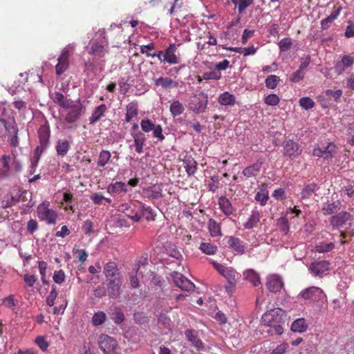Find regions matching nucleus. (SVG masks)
I'll return each instance as SVG.
<instances>
[{"label": "nucleus", "mask_w": 354, "mask_h": 354, "mask_svg": "<svg viewBox=\"0 0 354 354\" xmlns=\"http://www.w3.org/2000/svg\"><path fill=\"white\" fill-rule=\"evenodd\" d=\"M28 194L26 190H18L15 192H9L1 196V207L8 209L17 204L21 201H24L26 195Z\"/></svg>", "instance_id": "nucleus-1"}, {"label": "nucleus", "mask_w": 354, "mask_h": 354, "mask_svg": "<svg viewBox=\"0 0 354 354\" xmlns=\"http://www.w3.org/2000/svg\"><path fill=\"white\" fill-rule=\"evenodd\" d=\"M109 43L105 39L93 40L89 43L87 47V52L94 58L102 59L109 53Z\"/></svg>", "instance_id": "nucleus-2"}, {"label": "nucleus", "mask_w": 354, "mask_h": 354, "mask_svg": "<svg viewBox=\"0 0 354 354\" xmlns=\"http://www.w3.org/2000/svg\"><path fill=\"white\" fill-rule=\"evenodd\" d=\"M177 46L176 44H170L165 50H159L157 57L160 63L169 64H177L180 58L176 55Z\"/></svg>", "instance_id": "nucleus-3"}, {"label": "nucleus", "mask_w": 354, "mask_h": 354, "mask_svg": "<svg viewBox=\"0 0 354 354\" xmlns=\"http://www.w3.org/2000/svg\"><path fill=\"white\" fill-rule=\"evenodd\" d=\"M223 277H224L227 283L225 284V292L231 296L236 288L237 281L241 275L232 268H224L223 266Z\"/></svg>", "instance_id": "nucleus-4"}, {"label": "nucleus", "mask_w": 354, "mask_h": 354, "mask_svg": "<svg viewBox=\"0 0 354 354\" xmlns=\"http://www.w3.org/2000/svg\"><path fill=\"white\" fill-rule=\"evenodd\" d=\"M64 109L68 110L65 115V121L67 123H73L80 118L82 112L83 105L81 103L80 99H77L75 101L71 100Z\"/></svg>", "instance_id": "nucleus-5"}, {"label": "nucleus", "mask_w": 354, "mask_h": 354, "mask_svg": "<svg viewBox=\"0 0 354 354\" xmlns=\"http://www.w3.org/2000/svg\"><path fill=\"white\" fill-rule=\"evenodd\" d=\"M48 202H43L37 209V216L41 221H45L48 224H55L57 218L56 211L49 207Z\"/></svg>", "instance_id": "nucleus-6"}, {"label": "nucleus", "mask_w": 354, "mask_h": 354, "mask_svg": "<svg viewBox=\"0 0 354 354\" xmlns=\"http://www.w3.org/2000/svg\"><path fill=\"white\" fill-rule=\"evenodd\" d=\"M74 50V46L73 44L68 45L62 50L60 56L58 58V63L55 66L56 74L60 75L63 74L69 66V57L70 51Z\"/></svg>", "instance_id": "nucleus-7"}, {"label": "nucleus", "mask_w": 354, "mask_h": 354, "mask_svg": "<svg viewBox=\"0 0 354 354\" xmlns=\"http://www.w3.org/2000/svg\"><path fill=\"white\" fill-rule=\"evenodd\" d=\"M10 133H18V128L14 117H8L0 118V137L3 138L6 135Z\"/></svg>", "instance_id": "nucleus-8"}, {"label": "nucleus", "mask_w": 354, "mask_h": 354, "mask_svg": "<svg viewBox=\"0 0 354 354\" xmlns=\"http://www.w3.org/2000/svg\"><path fill=\"white\" fill-rule=\"evenodd\" d=\"M284 312L281 308H275L268 311L262 316V322L266 326L276 324L283 322Z\"/></svg>", "instance_id": "nucleus-9"}, {"label": "nucleus", "mask_w": 354, "mask_h": 354, "mask_svg": "<svg viewBox=\"0 0 354 354\" xmlns=\"http://www.w3.org/2000/svg\"><path fill=\"white\" fill-rule=\"evenodd\" d=\"M98 344L104 354H111L115 352L118 346L116 339L105 334H102L99 337Z\"/></svg>", "instance_id": "nucleus-10"}, {"label": "nucleus", "mask_w": 354, "mask_h": 354, "mask_svg": "<svg viewBox=\"0 0 354 354\" xmlns=\"http://www.w3.org/2000/svg\"><path fill=\"white\" fill-rule=\"evenodd\" d=\"M336 152V147L333 142H328L326 145H318L315 148L313 155L317 157H322L324 160H330Z\"/></svg>", "instance_id": "nucleus-11"}, {"label": "nucleus", "mask_w": 354, "mask_h": 354, "mask_svg": "<svg viewBox=\"0 0 354 354\" xmlns=\"http://www.w3.org/2000/svg\"><path fill=\"white\" fill-rule=\"evenodd\" d=\"M302 151V149L299 143L291 140L286 141L283 144V154L291 159L298 157Z\"/></svg>", "instance_id": "nucleus-12"}, {"label": "nucleus", "mask_w": 354, "mask_h": 354, "mask_svg": "<svg viewBox=\"0 0 354 354\" xmlns=\"http://www.w3.org/2000/svg\"><path fill=\"white\" fill-rule=\"evenodd\" d=\"M172 277L175 285L183 290L189 292L194 290V283L182 274L175 272L172 274Z\"/></svg>", "instance_id": "nucleus-13"}, {"label": "nucleus", "mask_w": 354, "mask_h": 354, "mask_svg": "<svg viewBox=\"0 0 354 354\" xmlns=\"http://www.w3.org/2000/svg\"><path fill=\"white\" fill-rule=\"evenodd\" d=\"M106 292L110 298L117 299L121 294L122 279H110L106 281Z\"/></svg>", "instance_id": "nucleus-14"}, {"label": "nucleus", "mask_w": 354, "mask_h": 354, "mask_svg": "<svg viewBox=\"0 0 354 354\" xmlns=\"http://www.w3.org/2000/svg\"><path fill=\"white\" fill-rule=\"evenodd\" d=\"M103 273L106 281H110V279H122L118 265L114 261H109L104 265Z\"/></svg>", "instance_id": "nucleus-15"}, {"label": "nucleus", "mask_w": 354, "mask_h": 354, "mask_svg": "<svg viewBox=\"0 0 354 354\" xmlns=\"http://www.w3.org/2000/svg\"><path fill=\"white\" fill-rule=\"evenodd\" d=\"M11 156L4 154L0 158V179H5L12 174V169L10 165Z\"/></svg>", "instance_id": "nucleus-16"}, {"label": "nucleus", "mask_w": 354, "mask_h": 354, "mask_svg": "<svg viewBox=\"0 0 354 354\" xmlns=\"http://www.w3.org/2000/svg\"><path fill=\"white\" fill-rule=\"evenodd\" d=\"M266 286L270 292L277 293L283 287V282L279 275L272 274L267 278Z\"/></svg>", "instance_id": "nucleus-17"}, {"label": "nucleus", "mask_w": 354, "mask_h": 354, "mask_svg": "<svg viewBox=\"0 0 354 354\" xmlns=\"http://www.w3.org/2000/svg\"><path fill=\"white\" fill-rule=\"evenodd\" d=\"M323 295V291L321 288L315 286H312L303 290L299 295L304 299H319Z\"/></svg>", "instance_id": "nucleus-18"}, {"label": "nucleus", "mask_w": 354, "mask_h": 354, "mask_svg": "<svg viewBox=\"0 0 354 354\" xmlns=\"http://www.w3.org/2000/svg\"><path fill=\"white\" fill-rule=\"evenodd\" d=\"M329 265L327 261H315L311 263L310 270L315 276H322L329 270Z\"/></svg>", "instance_id": "nucleus-19"}, {"label": "nucleus", "mask_w": 354, "mask_h": 354, "mask_svg": "<svg viewBox=\"0 0 354 354\" xmlns=\"http://www.w3.org/2000/svg\"><path fill=\"white\" fill-rule=\"evenodd\" d=\"M131 136L133 138V146L138 153H142L144 150L145 142L147 140L145 134L142 131L138 133H132Z\"/></svg>", "instance_id": "nucleus-20"}, {"label": "nucleus", "mask_w": 354, "mask_h": 354, "mask_svg": "<svg viewBox=\"0 0 354 354\" xmlns=\"http://www.w3.org/2000/svg\"><path fill=\"white\" fill-rule=\"evenodd\" d=\"M263 163V160L259 158L255 163L245 167L243 170L242 174L247 178L256 176L259 173Z\"/></svg>", "instance_id": "nucleus-21"}, {"label": "nucleus", "mask_w": 354, "mask_h": 354, "mask_svg": "<svg viewBox=\"0 0 354 354\" xmlns=\"http://www.w3.org/2000/svg\"><path fill=\"white\" fill-rule=\"evenodd\" d=\"M38 136L39 139V143H43V145L49 144L50 130L48 122H46L44 124L40 126L38 130Z\"/></svg>", "instance_id": "nucleus-22"}, {"label": "nucleus", "mask_w": 354, "mask_h": 354, "mask_svg": "<svg viewBox=\"0 0 354 354\" xmlns=\"http://www.w3.org/2000/svg\"><path fill=\"white\" fill-rule=\"evenodd\" d=\"M354 63V58L350 55H345L342 57L340 62H337L335 66V71L338 74H341L345 68L351 66Z\"/></svg>", "instance_id": "nucleus-23"}, {"label": "nucleus", "mask_w": 354, "mask_h": 354, "mask_svg": "<svg viewBox=\"0 0 354 354\" xmlns=\"http://www.w3.org/2000/svg\"><path fill=\"white\" fill-rule=\"evenodd\" d=\"M71 149L70 142L67 139H59L57 141L55 149L57 154L62 157L65 156Z\"/></svg>", "instance_id": "nucleus-24"}, {"label": "nucleus", "mask_w": 354, "mask_h": 354, "mask_svg": "<svg viewBox=\"0 0 354 354\" xmlns=\"http://www.w3.org/2000/svg\"><path fill=\"white\" fill-rule=\"evenodd\" d=\"M106 110L107 107L104 104H102L97 106L89 118L90 124H93L99 121L104 115Z\"/></svg>", "instance_id": "nucleus-25"}, {"label": "nucleus", "mask_w": 354, "mask_h": 354, "mask_svg": "<svg viewBox=\"0 0 354 354\" xmlns=\"http://www.w3.org/2000/svg\"><path fill=\"white\" fill-rule=\"evenodd\" d=\"M125 121L130 122L131 120L138 115V105L136 102H129L126 106Z\"/></svg>", "instance_id": "nucleus-26"}, {"label": "nucleus", "mask_w": 354, "mask_h": 354, "mask_svg": "<svg viewBox=\"0 0 354 354\" xmlns=\"http://www.w3.org/2000/svg\"><path fill=\"white\" fill-rule=\"evenodd\" d=\"M183 167L189 176L194 175L197 170V162L192 156H186L183 160Z\"/></svg>", "instance_id": "nucleus-27"}, {"label": "nucleus", "mask_w": 354, "mask_h": 354, "mask_svg": "<svg viewBox=\"0 0 354 354\" xmlns=\"http://www.w3.org/2000/svg\"><path fill=\"white\" fill-rule=\"evenodd\" d=\"M318 189L319 186L315 183L305 185L301 192V199L303 201L309 199Z\"/></svg>", "instance_id": "nucleus-28"}, {"label": "nucleus", "mask_w": 354, "mask_h": 354, "mask_svg": "<svg viewBox=\"0 0 354 354\" xmlns=\"http://www.w3.org/2000/svg\"><path fill=\"white\" fill-rule=\"evenodd\" d=\"M308 328V324L304 318H299L295 319L291 324V330L295 333H302L306 332Z\"/></svg>", "instance_id": "nucleus-29"}, {"label": "nucleus", "mask_w": 354, "mask_h": 354, "mask_svg": "<svg viewBox=\"0 0 354 354\" xmlns=\"http://www.w3.org/2000/svg\"><path fill=\"white\" fill-rule=\"evenodd\" d=\"M228 247L238 253H243L245 250L244 246L242 245L241 240L234 236L227 237Z\"/></svg>", "instance_id": "nucleus-30"}, {"label": "nucleus", "mask_w": 354, "mask_h": 354, "mask_svg": "<svg viewBox=\"0 0 354 354\" xmlns=\"http://www.w3.org/2000/svg\"><path fill=\"white\" fill-rule=\"evenodd\" d=\"M50 97L53 102L62 108L66 106L67 104L71 100V99H67L62 93L57 91L50 93Z\"/></svg>", "instance_id": "nucleus-31"}, {"label": "nucleus", "mask_w": 354, "mask_h": 354, "mask_svg": "<svg viewBox=\"0 0 354 354\" xmlns=\"http://www.w3.org/2000/svg\"><path fill=\"white\" fill-rule=\"evenodd\" d=\"M260 221V214L257 209H253L251 212L250 218L247 222L243 225L245 229H252L257 226V223Z\"/></svg>", "instance_id": "nucleus-32"}, {"label": "nucleus", "mask_w": 354, "mask_h": 354, "mask_svg": "<svg viewBox=\"0 0 354 354\" xmlns=\"http://www.w3.org/2000/svg\"><path fill=\"white\" fill-rule=\"evenodd\" d=\"M156 86H161L165 89H169L171 87H176L178 83L174 82L170 77H160L154 80Z\"/></svg>", "instance_id": "nucleus-33"}, {"label": "nucleus", "mask_w": 354, "mask_h": 354, "mask_svg": "<svg viewBox=\"0 0 354 354\" xmlns=\"http://www.w3.org/2000/svg\"><path fill=\"white\" fill-rule=\"evenodd\" d=\"M107 192L111 194L120 192L127 193V185L124 183L122 182L111 183L108 186Z\"/></svg>", "instance_id": "nucleus-34"}, {"label": "nucleus", "mask_w": 354, "mask_h": 354, "mask_svg": "<svg viewBox=\"0 0 354 354\" xmlns=\"http://www.w3.org/2000/svg\"><path fill=\"white\" fill-rule=\"evenodd\" d=\"M335 248V243L333 241L326 243L320 241L315 246V251L319 253H326L333 250Z\"/></svg>", "instance_id": "nucleus-35"}, {"label": "nucleus", "mask_w": 354, "mask_h": 354, "mask_svg": "<svg viewBox=\"0 0 354 354\" xmlns=\"http://www.w3.org/2000/svg\"><path fill=\"white\" fill-rule=\"evenodd\" d=\"M185 334L187 339L191 342L193 346L197 349L200 350L203 348V342L194 335L192 330L188 329L185 330Z\"/></svg>", "instance_id": "nucleus-36"}, {"label": "nucleus", "mask_w": 354, "mask_h": 354, "mask_svg": "<svg viewBox=\"0 0 354 354\" xmlns=\"http://www.w3.org/2000/svg\"><path fill=\"white\" fill-rule=\"evenodd\" d=\"M340 208V202L335 201L331 203H324L322 207V210L325 215H330L336 213Z\"/></svg>", "instance_id": "nucleus-37"}, {"label": "nucleus", "mask_w": 354, "mask_h": 354, "mask_svg": "<svg viewBox=\"0 0 354 354\" xmlns=\"http://www.w3.org/2000/svg\"><path fill=\"white\" fill-rule=\"evenodd\" d=\"M216 68L217 71H209L204 73L203 74V79L206 80L220 79L221 77V62L216 64Z\"/></svg>", "instance_id": "nucleus-38"}, {"label": "nucleus", "mask_w": 354, "mask_h": 354, "mask_svg": "<svg viewBox=\"0 0 354 354\" xmlns=\"http://www.w3.org/2000/svg\"><path fill=\"white\" fill-rule=\"evenodd\" d=\"M111 157V152L107 150H102L99 154L97 161V165L99 167H104L110 160Z\"/></svg>", "instance_id": "nucleus-39"}, {"label": "nucleus", "mask_w": 354, "mask_h": 354, "mask_svg": "<svg viewBox=\"0 0 354 354\" xmlns=\"http://www.w3.org/2000/svg\"><path fill=\"white\" fill-rule=\"evenodd\" d=\"M254 1V0H230L235 6H237L239 14L243 13L248 7L253 4Z\"/></svg>", "instance_id": "nucleus-40"}, {"label": "nucleus", "mask_w": 354, "mask_h": 354, "mask_svg": "<svg viewBox=\"0 0 354 354\" xmlns=\"http://www.w3.org/2000/svg\"><path fill=\"white\" fill-rule=\"evenodd\" d=\"M107 319L106 313L103 311H97L94 313L92 317V324L95 326L103 324Z\"/></svg>", "instance_id": "nucleus-41"}, {"label": "nucleus", "mask_w": 354, "mask_h": 354, "mask_svg": "<svg viewBox=\"0 0 354 354\" xmlns=\"http://www.w3.org/2000/svg\"><path fill=\"white\" fill-rule=\"evenodd\" d=\"M169 110L173 116H176L184 112L185 107L180 102L176 100L170 104Z\"/></svg>", "instance_id": "nucleus-42"}, {"label": "nucleus", "mask_w": 354, "mask_h": 354, "mask_svg": "<svg viewBox=\"0 0 354 354\" xmlns=\"http://www.w3.org/2000/svg\"><path fill=\"white\" fill-rule=\"evenodd\" d=\"M111 318L116 324H120L124 320V315L120 308L115 307L113 309Z\"/></svg>", "instance_id": "nucleus-43"}, {"label": "nucleus", "mask_w": 354, "mask_h": 354, "mask_svg": "<svg viewBox=\"0 0 354 354\" xmlns=\"http://www.w3.org/2000/svg\"><path fill=\"white\" fill-rule=\"evenodd\" d=\"M155 48V44L153 42H151L147 45H142L140 46V53L142 54L146 55L148 57H157V53L153 52L151 53L152 50Z\"/></svg>", "instance_id": "nucleus-44"}, {"label": "nucleus", "mask_w": 354, "mask_h": 354, "mask_svg": "<svg viewBox=\"0 0 354 354\" xmlns=\"http://www.w3.org/2000/svg\"><path fill=\"white\" fill-rule=\"evenodd\" d=\"M147 197L149 199H158L162 197V189L160 187H153L146 190Z\"/></svg>", "instance_id": "nucleus-45"}, {"label": "nucleus", "mask_w": 354, "mask_h": 354, "mask_svg": "<svg viewBox=\"0 0 354 354\" xmlns=\"http://www.w3.org/2000/svg\"><path fill=\"white\" fill-rule=\"evenodd\" d=\"M200 250L206 254H214L217 251V246L209 243H201Z\"/></svg>", "instance_id": "nucleus-46"}, {"label": "nucleus", "mask_w": 354, "mask_h": 354, "mask_svg": "<svg viewBox=\"0 0 354 354\" xmlns=\"http://www.w3.org/2000/svg\"><path fill=\"white\" fill-rule=\"evenodd\" d=\"M208 229L212 236H218L221 234V227L214 220L209 219Z\"/></svg>", "instance_id": "nucleus-47"}, {"label": "nucleus", "mask_w": 354, "mask_h": 354, "mask_svg": "<svg viewBox=\"0 0 354 354\" xmlns=\"http://www.w3.org/2000/svg\"><path fill=\"white\" fill-rule=\"evenodd\" d=\"M156 124L149 119L145 118L141 120L140 127L142 132L149 133L155 128Z\"/></svg>", "instance_id": "nucleus-48"}, {"label": "nucleus", "mask_w": 354, "mask_h": 354, "mask_svg": "<svg viewBox=\"0 0 354 354\" xmlns=\"http://www.w3.org/2000/svg\"><path fill=\"white\" fill-rule=\"evenodd\" d=\"M277 225L280 229V231L284 234L286 235L289 232L290 225L288 221L285 217H281L277 221Z\"/></svg>", "instance_id": "nucleus-49"}, {"label": "nucleus", "mask_w": 354, "mask_h": 354, "mask_svg": "<svg viewBox=\"0 0 354 354\" xmlns=\"http://www.w3.org/2000/svg\"><path fill=\"white\" fill-rule=\"evenodd\" d=\"M245 277L249 279L254 286H257L260 283L259 275L253 270H248L245 273Z\"/></svg>", "instance_id": "nucleus-50"}, {"label": "nucleus", "mask_w": 354, "mask_h": 354, "mask_svg": "<svg viewBox=\"0 0 354 354\" xmlns=\"http://www.w3.org/2000/svg\"><path fill=\"white\" fill-rule=\"evenodd\" d=\"M279 81V77L278 76L274 75H270L266 77L265 80V84L268 88L274 89L277 87Z\"/></svg>", "instance_id": "nucleus-51"}, {"label": "nucleus", "mask_w": 354, "mask_h": 354, "mask_svg": "<svg viewBox=\"0 0 354 354\" xmlns=\"http://www.w3.org/2000/svg\"><path fill=\"white\" fill-rule=\"evenodd\" d=\"M57 287L55 285L51 286V290L46 297V304L48 306H53L55 304V301L57 297Z\"/></svg>", "instance_id": "nucleus-52"}, {"label": "nucleus", "mask_w": 354, "mask_h": 354, "mask_svg": "<svg viewBox=\"0 0 354 354\" xmlns=\"http://www.w3.org/2000/svg\"><path fill=\"white\" fill-rule=\"evenodd\" d=\"M292 46V39L289 37L283 38L279 42V49L283 52H286L290 50Z\"/></svg>", "instance_id": "nucleus-53"}, {"label": "nucleus", "mask_w": 354, "mask_h": 354, "mask_svg": "<svg viewBox=\"0 0 354 354\" xmlns=\"http://www.w3.org/2000/svg\"><path fill=\"white\" fill-rule=\"evenodd\" d=\"M299 105L304 109L308 110L315 106V102L308 97H304L299 100Z\"/></svg>", "instance_id": "nucleus-54"}, {"label": "nucleus", "mask_w": 354, "mask_h": 354, "mask_svg": "<svg viewBox=\"0 0 354 354\" xmlns=\"http://www.w3.org/2000/svg\"><path fill=\"white\" fill-rule=\"evenodd\" d=\"M256 201H259L261 205H266L268 200V193L265 189L258 192L255 196Z\"/></svg>", "instance_id": "nucleus-55"}, {"label": "nucleus", "mask_w": 354, "mask_h": 354, "mask_svg": "<svg viewBox=\"0 0 354 354\" xmlns=\"http://www.w3.org/2000/svg\"><path fill=\"white\" fill-rule=\"evenodd\" d=\"M281 324L277 323L276 324L268 326L270 328L267 330V333L271 335H281L283 332V328Z\"/></svg>", "instance_id": "nucleus-56"}, {"label": "nucleus", "mask_w": 354, "mask_h": 354, "mask_svg": "<svg viewBox=\"0 0 354 354\" xmlns=\"http://www.w3.org/2000/svg\"><path fill=\"white\" fill-rule=\"evenodd\" d=\"M234 208L230 201L223 196V213L225 215H230L233 213Z\"/></svg>", "instance_id": "nucleus-57"}, {"label": "nucleus", "mask_w": 354, "mask_h": 354, "mask_svg": "<svg viewBox=\"0 0 354 354\" xmlns=\"http://www.w3.org/2000/svg\"><path fill=\"white\" fill-rule=\"evenodd\" d=\"M305 73H306L305 71L299 68L297 71H296L291 75V76L290 77V80L292 82H295V83L299 82L300 80H303V78L304 77Z\"/></svg>", "instance_id": "nucleus-58"}, {"label": "nucleus", "mask_w": 354, "mask_h": 354, "mask_svg": "<svg viewBox=\"0 0 354 354\" xmlns=\"http://www.w3.org/2000/svg\"><path fill=\"white\" fill-rule=\"evenodd\" d=\"M65 273L62 270H56L53 274V281L59 284H62L65 281Z\"/></svg>", "instance_id": "nucleus-59"}, {"label": "nucleus", "mask_w": 354, "mask_h": 354, "mask_svg": "<svg viewBox=\"0 0 354 354\" xmlns=\"http://www.w3.org/2000/svg\"><path fill=\"white\" fill-rule=\"evenodd\" d=\"M2 304L6 308L13 309L16 306L17 302L14 299V296L10 295L3 299Z\"/></svg>", "instance_id": "nucleus-60"}, {"label": "nucleus", "mask_w": 354, "mask_h": 354, "mask_svg": "<svg viewBox=\"0 0 354 354\" xmlns=\"http://www.w3.org/2000/svg\"><path fill=\"white\" fill-rule=\"evenodd\" d=\"M207 97L202 95V99L198 101L197 104H196L193 107V109L198 113L203 112L205 109V108L207 106Z\"/></svg>", "instance_id": "nucleus-61"}, {"label": "nucleus", "mask_w": 354, "mask_h": 354, "mask_svg": "<svg viewBox=\"0 0 354 354\" xmlns=\"http://www.w3.org/2000/svg\"><path fill=\"white\" fill-rule=\"evenodd\" d=\"M235 102V97L234 95L230 94L228 92L223 93V105H233Z\"/></svg>", "instance_id": "nucleus-62"}, {"label": "nucleus", "mask_w": 354, "mask_h": 354, "mask_svg": "<svg viewBox=\"0 0 354 354\" xmlns=\"http://www.w3.org/2000/svg\"><path fill=\"white\" fill-rule=\"evenodd\" d=\"M279 102V97L276 94H270L265 98V103L269 106H276Z\"/></svg>", "instance_id": "nucleus-63"}, {"label": "nucleus", "mask_w": 354, "mask_h": 354, "mask_svg": "<svg viewBox=\"0 0 354 354\" xmlns=\"http://www.w3.org/2000/svg\"><path fill=\"white\" fill-rule=\"evenodd\" d=\"M142 214L147 220H154L156 214L150 207H142Z\"/></svg>", "instance_id": "nucleus-64"}]
</instances>
